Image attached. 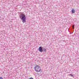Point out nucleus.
<instances>
[{
  "label": "nucleus",
  "mask_w": 79,
  "mask_h": 79,
  "mask_svg": "<svg viewBox=\"0 0 79 79\" xmlns=\"http://www.w3.org/2000/svg\"><path fill=\"white\" fill-rule=\"evenodd\" d=\"M39 51L40 52H46V50H39Z\"/></svg>",
  "instance_id": "3"
},
{
  "label": "nucleus",
  "mask_w": 79,
  "mask_h": 79,
  "mask_svg": "<svg viewBox=\"0 0 79 79\" xmlns=\"http://www.w3.org/2000/svg\"><path fill=\"white\" fill-rule=\"evenodd\" d=\"M20 18L23 23H24L26 22V15L24 14H22L20 15Z\"/></svg>",
  "instance_id": "1"
},
{
  "label": "nucleus",
  "mask_w": 79,
  "mask_h": 79,
  "mask_svg": "<svg viewBox=\"0 0 79 79\" xmlns=\"http://www.w3.org/2000/svg\"><path fill=\"white\" fill-rule=\"evenodd\" d=\"M0 79H3V78L2 77H0Z\"/></svg>",
  "instance_id": "8"
},
{
  "label": "nucleus",
  "mask_w": 79,
  "mask_h": 79,
  "mask_svg": "<svg viewBox=\"0 0 79 79\" xmlns=\"http://www.w3.org/2000/svg\"><path fill=\"white\" fill-rule=\"evenodd\" d=\"M70 76H71V77H74V76L72 74H70Z\"/></svg>",
  "instance_id": "6"
},
{
  "label": "nucleus",
  "mask_w": 79,
  "mask_h": 79,
  "mask_svg": "<svg viewBox=\"0 0 79 79\" xmlns=\"http://www.w3.org/2000/svg\"><path fill=\"white\" fill-rule=\"evenodd\" d=\"M39 50H42V47H40Z\"/></svg>",
  "instance_id": "5"
},
{
  "label": "nucleus",
  "mask_w": 79,
  "mask_h": 79,
  "mask_svg": "<svg viewBox=\"0 0 79 79\" xmlns=\"http://www.w3.org/2000/svg\"><path fill=\"white\" fill-rule=\"evenodd\" d=\"M75 10H74V9H73L72 10V13H75Z\"/></svg>",
  "instance_id": "4"
},
{
  "label": "nucleus",
  "mask_w": 79,
  "mask_h": 79,
  "mask_svg": "<svg viewBox=\"0 0 79 79\" xmlns=\"http://www.w3.org/2000/svg\"><path fill=\"white\" fill-rule=\"evenodd\" d=\"M34 69L35 71L37 72V73H39L41 71V69L40 67V66L38 65H36L34 67Z\"/></svg>",
  "instance_id": "2"
},
{
  "label": "nucleus",
  "mask_w": 79,
  "mask_h": 79,
  "mask_svg": "<svg viewBox=\"0 0 79 79\" xmlns=\"http://www.w3.org/2000/svg\"><path fill=\"white\" fill-rule=\"evenodd\" d=\"M29 79H34V78H30Z\"/></svg>",
  "instance_id": "9"
},
{
  "label": "nucleus",
  "mask_w": 79,
  "mask_h": 79,
  "mask_svg": "<svg viewBox=\"0 0 79 79\" xmlns=\"http://www.w3.org/2000/svg\"><path fill=\"white\" fill-rule=\"evenodd\" d=\"M73 29H74V25H73Z\"/></svg>",
  "instance_id": "7"
}]
</instances>
